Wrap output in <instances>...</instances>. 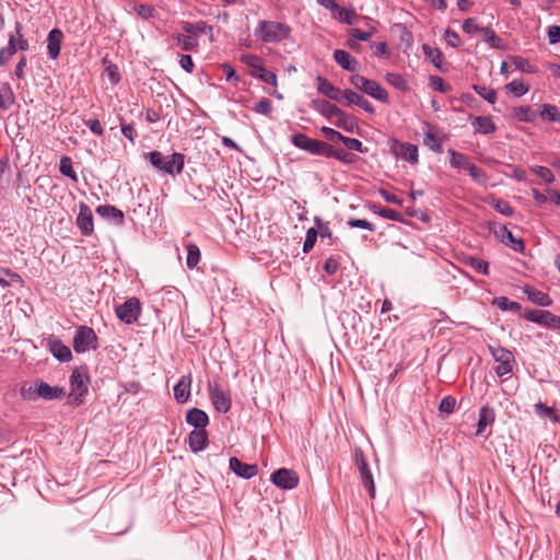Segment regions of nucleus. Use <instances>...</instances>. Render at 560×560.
<instances>
[{
    "label": "nucleus",
    "mask_w": 560,
    "mask_h": 560,
    "mask_svg": "<svg viewBox=\"0 0 560 560\" xmlns=\"http://www.w3.org/2000/svg\"><path fill=\"white\" fill-rule=\"evenodd\" d=\"M350 82L355 89L364 92L371 97L385 104L389 103L387 91L376 81L366 79L360 74H353L350 77Z\"/></svg>",
    "instance_id": "4"
},
{
    "label": "nucleus",
    "mask_w": 560,
    "mask_h": 560,
    "mask_svg": "<svg viewBox=\"0 0 560 560\" xmlns=\"http://www.w3.org/2000/svg\"><path fill=\"white\" fill-rule=\"evenodd\" d=\"M271 482L280 489L292 490L299 485V476L292 469L280 468L270 476Z\"/></svg>",
    "instance_id": "14"
},
{
    "label": "nucleus",
    "mask_w": 560,
    "mask_h": 560,
    "mask_svg": "<svg viewBox=\"0 0 560 560\" xmlns=\"http://www.w3.org/2000/svg\"><path fill=\"white\" fill-rule=\"evenodd\" d=\"M494 421V411L487 407V406H483L480 410H479V419H478V423H477V430H476V435H481L483 433V431L486 430V428L493 423Z\"/></svg>",
    "instance_id": "30"
},
{
    "label": "nucleus",
    "mask_w": 560,
    "mask_h": 560,
    "mask_svg": "<svg viewBox=\"0 0 560 560\" xmlns=\"http://www.w3.org/2000/svg\"><path fill=\"white\" fill-rule=\"evenodd\" d=\"M340 141L351 151L360 153H365L368 151V149L363 147L362 142L355 138H349L342 135V139Z\"/></svg>",
    "instance_id": "54"
},
{
    "label": "nucleus",
    "mask_w": 560,
    "mask_h": 560,
    "mask_svg": "<svg viewBox=\"0 0 560 560\" xmlns=\"http://www.w3.org/2000/svg\"><path fill=\"white\" fill-rule=\"evenodd\" d=\"M334 60L347 71L355 72L359 70V62L346 50L336 49L334 51Z\"/></svg>",
    "instance_id": "22"
},
{
    "label": "nucleus",
    "mask_w": 560,
    "mask_h": 560,
    "mask_svg": "<svg viewBox=\"0 0 560 560\" xmlns=\"http://www.w3.org/2000/svg\"><path fill=\"white\" fill-rule=\"evenodd\" d=\"M428 130L424 132L423 144L435 153H442V139L435 133L434 127L427 125Z\"/></svg>",
    "instance_id": "28"
},
{
    "label": "nucleus",
    "mask_w": 560,
    "mask_h": 560,
    "mask_svg": "<svg viewBox=\"0 0 560 560\" xmlns=\"http://www.w3.org/2000/svg\"><path fill=\"white\" fill-rule=\"evenodd\" d=\"M291 142L296 148L311 154L329 158L331 145L325 141L312 139L304 133L298 132L291 136Z\"/></svg>",
    "instance_id": "5"
},
{
    "label": "nucleus",
    "mask_w": 560,
    "mask_h": 560,
    "mask_svg": "<svg viewBox=\"0 0 560 560\" xmlns=\"http://www.w3.org/2000/svg\"><path fill=\"white\" fill-rule=\"evenodd\" d=\"M489 205L503 215L511 217L514 213V209L504 200L491 198Z\"/></svg>",
    "instance_id": "46"
},
{
    "label": "nucleus",
    "mask_w": 560,
    "mask_h": 560,
    "mask_svg": "<svg viewBox=\"0 0 560 560\" xmlns=\"http://www.w3.org/2000/svg\"><path fill=\"white\" fill-rule=\"evenodd\" d=\"M16 52L15 36L10 35L8 47L0 49V62L9 59Z\"/></svg>",
    "instance_id": "56"
},
{
    "label": "nucleus",
    "mask_w": 560,
    "mask_h": 560,
    "mask_svg": "<svg viewBox=\"0 0 560 560\" xmlns=\"http://www.w3.org/2000/svg\"><path fill=\"white\" fill-rule=\"evenodd\" d=\"M354 463L359 469L362 485L368 489L370 498H375V485L372 472L369 468L368 462L364 457V453L362 450L357 448L354 451Z\"/></svg>",
    "instance_id": "11"
},
{
    "label": "nucleus",
    "mask_w": 560,
    "mask_h": 560,
    "mask_svg": "<svg viewBox=\"0 0 560 560\" xmlns=\"http://www.w3.org/2000/svg\"><path fill=\"white\" fill-rule=\"evenodd\" d=\"M464 261L478 273L485 276L489 273V264L483 259L474 256H467Z\"/></svg>",
    "instance_id": "38"
},
{
    "label": "nucleus",
    "mask_w": 560,
    "mask_h": 560,
    "mask_svg": "<svg viewBox=\"0 0 560 560\" xmlns=\"http://www.w3.org/2000/svg\"><path fill=\"white\" fill-rule=\"evenodd\" d=\"M455 406H456L455 398H453L451 396H446V397L442 398L439 409L442 412L451 413L454 411Z\"/></svg>",
    "instance_id": "61"
},
{
    "label": "nucleus",
    "mask_w": 560,
    "mask_h": 560,
    "mask_svg": "<svg viewBox=\"0 0 560 560\" xmlns=\"http://www.w3.org/2000/svg\"><path fill=\"white\" fill-rule=\"evenodd\" d=\"M524 318L540 324L547 328L560 330V316L545 310H529L523 314Z\"/></svg>",
    "instance_id": "12"
},
{
    "label": "nucleus",
    "mask_w": 560,
    "mask_h": 560,
    "mask_svg": "<svg viewBox=\"0 0 560 560\" xmlns=\"http://www.w3.org/2000/svg\"><path fill=\"white\" fill-rule=\"evenodd\" d=\"M148 159L154 168L170 175L180 174L185 163V156L177 152L164 156L160 151H151Z\"/></svg>",
    "instance_id": "2"
},
{
    "label": "nucleus",
    "mask_w": 560,
    "mask_h": 560,
    "mask_svg": "<svg viewBox=\"0 0 560 560\" xmlns=\"http://www.w3.org/2000/svg\"><path fill=\"white\" fill-rule=\"evenodd\" d=\"M96 213L104 219L113 221L117 225H121L125 220L124 212L110 205L98 206Z\"/></svg>",
    "instance_id": "24"
},
{
    "label": "nucleus",
    "mask_w": 560,
    "mask_h": 560,
    "mask_svg": "<svg viewBox=\"0 0 560 560\" xmlns=\"http://www.w3.org/2000/svg\"><path fill=\"white\" fill-rule=\"evenodd\" d=\"M252 75L272 86H277L278 84L277 74L268 71L265 67H262L258 72H252Z\"/></svg>",
    "instance_id": "49"
},
{
    "label": "nucleus",
    "mask_w": 560,
    "mask_h": 560,
    "mask_svg": "<svg viewBox=\"0 0 560 560\" xmlns=\"http://www.w3.org/2000/svg\"><path fill=\"white\" fill-rule=\"evenodd\" d=\"M115 313L117 317L125 324H133L138 322L141 314V303L137 298H130L122 304L116 306Z\"/></svg>",
    "instance_id": "9"
},
{
    "label": "nucleus",
    "mask_w": 560,
    "mask_h": 560,
    "mask_svg": "<svg viewBox=\"0 0 560 560\" xmlns=\"http://www.w3.org/2000/svg\"><path fill=\"white\" fill-rule=\"evenodd\" d=\"M176 40L180 48L185 51H191L198 47L197 39L190 35L178 34L176 36Z\"/></svg>",
    "instance_id": "45"
},
{
    "label": "nucleus",
    "mask_w": 560,
    "mask_h": 560,
    "mask_svg": "<svg viewBox=\"0 0 560 560\" xmlns=\"http://www.w3.org/2000/svg\"><path fill=\"white\" fill-rule=\"evenodd\" d=\"M20 394L24 400L35 401L38 398H43L45 400L61 399L66 395V392L61 386H51L48 383L40 381L34 386H27L26 384L23 385Z\"/></svg>",
    "instance_id": "1"
},
{
    "label": "nucleus",
    "mask_w": 560,
    "mask_h": 560,
    "mask_svg": "<svg viewBox=\"0 0 560 560\" xmlns=\"http://www.w3.org/2000/svg\"><path fill=\"white\" fill-rule=\"evenodd\" d=\"M342 103H345L346 105H357L360 108H362L363 110L368 112L369 114L375 113L374 106L366 98H364L361 94L354 92L351 89L345 90Z\"/></svg>",
    "instance_id": "19"
},
{
    "label": "nucleus",
    "mask_w": 560,
    "mask_h": 560,
    "mask_svg": "<svg viewBox=\"0 0 560 560\" xmlns=\"http://www.w3.org/2000/svg\"><path fill=\"white\" fill-rule=\"evenodd\" d=\"M480 33L482 34L483 40L488 43L492 48H502L503 40L494 33V31L490 27L480 28Z\"/></svg>",
    "instance_id": "39"
},
{
    "label": "nucleus",
    "mask_w": 560,
    "mask_h": 560,
    "mask_svg": "<svg viewBox=\"0 0 560 560\" xmlns=\"http://www.w3.org/2000/svg\"><path fill=\"white\" fill-rule=\"evenodd\" d=\"M533 172L539 176L545 183L551 184L555 180L552 172L546 166H535Z\"/></svg>",
    "instance_id": "60"
},
{
    "label": "nucleus",
    "mask_w": 560,
    "mask_h": 560,
    "mask_svg": "<svg viewBox=\"0 0 560 560\" xmlns=\"http://www.w3.org/2000/svg\"><path fill=\"white\" fill-rule=\"evenodd\" d=\"M334 13L337 19L349 25L355 23V20L358 18L354 11L347 10L341 7H338V9Z\"/></svg>",
    "instance_id": "50"
},
{
    "label": "nucleus",
    "mask_w": 560,
    "mask_h": 560,
    "mask_svg": "<svg viewBox=\"0 0 560 560\" xmlns=\"http://www.w3.org/2000/svg\"><path fill=\"white\" fill-rule=\"evenodd\" d=\"M183 30L192 37H198L201 34H209L210 40H213L212 30L213 27L207 24L205 21H199L196 23L184 22Z\"/></svg>",
    "instance_id": "26"
},
{
    "label": "nucleus",
    "mask_w": 560,
    "mask_h": 560,
    "mask_svg": "<svg viewBox=\"0 0 560 560\" xmlns=\"http://www.w3.org/2000/svg\"><path fill=\"white\" fill-rule=\"evenodd\" d=\"M191 376L184 375L178 383L174 386V397L177 402H186L190 396Z\"/></svg>",
    "instance_id": "27"
},
{
    "label": "nucleus",
    "mask_w": 560,
    "mask_h": 560,
    "mask_svg": "<svg viewBox=\"0 0 560 560\" xmlns=\"http://www.w3.org/2000/svg\"><path fill=\"white\" fill-rule=\"evenodd\" d=\"M472 126L475 127L476 131L489 135L495 131L497 127L492 119L488 116H478L474 119Z\"/></svg>",
    "instance_id": "33"
},
{
    "label": "nucleus",
    "mask_w": 560,
    "mask_h": 560,
    "mask_svg": "<svg viewBox=\"0 0 560 560\" xmlns=\"http://www.w3.org/2000/svg\"><path fill=\"white\" fill-rule=\"evenodd\" d=\"M63 34L59 28H52L47 35V52L50 59H57L62 43Z\"/></svg>",
    "instance_id": "21"
},
{
    "label": "nucleus",
    "mask_w": 560,
    "mask_h": 560,
    "mask_svg": "<svg viewBox=\"0 0 560 560\" xmlns=\"http://www.w3.org/2000/svg\"><path fill=\"white\" fill-rule=\"evenodd\" d=\"M241 61L252 68L253 72H258L264 67L261 58L256 55H242Z\"/></svg>",
    "instance_id": "51"
},
{
    "label": "nucleus",
    "mask_w": 560,
    "mask_h": 560,
    "mask_svg": "<svg viewBox=\"0 0 560 560\" xmlns=\"http://www.w3.org/2000/svg\"><path fill=\"white\" fill-rule=\"evenodd\" d=\"M77 226L84 236H89L94 232L93 213L91 208L81 202L79 206V214L75 220Z\"/></svg>",
    "instance_id": "16"
},
{
    "label": "nucleus",
    "mask_w": 560,
    "mask_h": 560,
    "mask_svg": "<svg viewBox=\"0 0 560 560\" xmlns=\"http://www.w3.org/2000/svg\"><path fill=\"white\" fill-rule=\"evenodd\" d=\"M208 392L214 409L218 412L226 413L232 406V400L229 392L223 390L219 383H209Z\"/></svg>",
    "instance_id": "13"
},
{
    "label": "nucleus",
    "mask_w": 560,
    "mask_h": 560,
    "mask_svg": "<svg viewBox=\"0 0 560 560\" xmlns=\"http://www.w3.org/2000/svg\"><path fill=\"white\" fill-rule=\"evenodd\" d=\"M392 152L410 164L418 163V147L416 144L395 140L392 144Z\"/></svg>",
    "instance_id": "15"
},
{
    "label": "nucleus",
    "mask_w": 560,
    "mask_h": 560,
    "mask_svg": "<svg viewBox=\"0 0 560 560\" xmlns=\"http://www.w3.org/2000/svg\"><path fill=\"white\" fill-rule=\"evenodd\" d=\"M430 81L433 89L441 93H447L451 91V86L446 84L441 77H431Z\"/></svg>",
    "instance_id": "62"
},
{
    "label": "nucleus",
    "mask_w": 560,
    "mask_h": 560,
    "mask_svg": "<svg viewBox=\"0 0 560 560\" xmlns=\"http://www.w3.org/2000/svg\"><path fill=\"white\" fill-rule=\"evenodd\" d=\"M505 89L517 97L525 95L529 91V86L522 80H513L505 85Z\"/></svg>",
    "instance_id": "47"
},
{
    "label": "nucleus",
    "mask_w": 560,
    "mask_h": 560,
    "mask_svg": "<svg viewBox=\"0 0 560 560\" xmlns=\"http://www.w3.org/2000/svg\"><path fill=\"white\" fill-rule=\"evenodd\" d=\"M315 82L318 93L328 97L331 101L342 103L345 91H341L340 89L336 88L328 79L322 75L316 77Z\"/></svg>",
    "instance_id": "17"
},
{
    "label": "nucleus",
    "mask_w": 560,
    "mask_h": 560,
    "mask_svg": "<svg viewBox=\"0 0 560 560\" xmlns=\"http://www.w3.org/2000/svg\"><path fill=\"white\" fill-rule=\"evenodd\" d=\"M15 102L14 93L10 84L0 86V110H8Z\"/></svg>",
    "instance_id": "34"
},
{
    "label": "nucleus",
    "mask_w": 560,
    "mask_h": 560,
    "mask_svg": "<svg viewBox=\"0 0 560 560\" xmlns=\"http://www.w3.org/2000/svg\"><path fill=\"white\" fill-rule=\"evenodd\" d=\"M474 91L483 100H486L490 104H494L497 101V92L493 89L487 88L485 85L474 84Z\"/></svg>",
    "instance_id": "42"
},
{
    "label": "nucleus",
    "mask_w": 560,
    "mask_h": 560,
    "mask_svg": "<svg viewBox=\"0 0 560 560\" xmlns=\"http://www.w3.org/2000/svg\"><path fill=\"white\" fill-rule=\"evenodd\" d=\"M494 303L502 311L518 312L522 308L520 303L510 301L506 296L497 298Z\"/></svg>",
    "instance_id": "53"
},
{
    "label": "nucleus",
    "mask_w": 560,
    "mask_h": 560,
    "mask_svg": "<svg viewBox=\"0 0 560 560\" xmlns=\"http://www.w3.org/2000/svg\"><path fill=\"white\" fill-rule=\"evenodd\" d=\"M490 231L494 234V236L500 240L504 245L511 247L516 253H523L525 249V245L522 238H516L512 232L501 223H492L490 225Z\"/></svg>",
    "instance_id": "10"
},
{
    "label": "nucleus",
    "mask_w": 560,
    "mask_h": 560,
    "mask_svg": "<svg viewBox=\"0 0 560 560\" xmlns=\"http://www.w3.org/2000/svg\"><path fill=\"white\" fill-rule=\"evenodd\" d=\"M423 54L431 60V62L441 71H443V52L439 48H432L429 45L422 46Z\"/></svg>",
    "instance_id": "36"
},
{
    "label": "nucleus",
    "mask_w": 560,
    "mask_h": 560,
    "mask_svg": "<svg viewBox=\"0 0 560 560\" xmlns=\"http://www.w3.org/2000/svg\"><path fill=\"white\" fill-rule=\"evenodd\" d=\"M348 225L351 228L363 229V230H369V231L375 230V226L371 222H369L368 220H364V219H350L348 221Z\"/></svg>",
    "instance_id": "63"
},
{
    "label": "nucleus",
    "mask_w": 560,
    "mask_h": 560,
    "mask_svg": "<svg viewBox=\"0 0 560 560\" xmlns=\"http://www.w3.org/2000/svg\"><path fill=\"white\" fill-rule=\"evenodd\" d=\"M257 114L269 116L272 110V104L268 98H261L253 108Z\"/></svg>",
    "instance_id": "59"
},
{
    "label": "nucleus",
    "mask_w": 560,
    "mask_h": 560,
    "mask_svg": "<svg viewBox=\"0 0 560 560\" xmlns=\"http://www.w3.org/2000/svg\"><path fill=\"white\" fill-rule=\"evenodd\" d=\"M312 107L328 119L335 118L336 114L340 109L335 104L329 103L328 101L325 100L313 101Z\"/></svg>",
    "instance_id": "29"
},
{
    "label": "nucleus",
    "mask_w": 560,
    "mask_h": 560,
    "mask_svg": "<svg viewBox=\"0 0 560 560\" xmlns=\"http://www.w3.org/2000/svg\"><path fill=\"white\" fill-rule=\"evenodd\" d=\"M318 232L316 229L311 228L306 232V237L303 244V252L308 253L315 245Z\"/></svg>",
    "instance_id": "58"
},
{
    "label": "nucleus",
    "mask_w": 560,
    "mask_h": 560,
    "mask_svg": "<svg viewBox=\"0 0 560 560\" xmlns=\"http://www.w3.org/2000/svg\"><path fill=\"white\" fill-rule=\"evenodd\" d=\"M59 171L63 176L69 177L70 179H72L75 183L78 182L77 173L74 172V170L72 167V161L69 156L61 158Z\"/></svg>",
    "instance_id": "43"
},
{
    "label": "nucleus",
    "mask_w": 560,
    "mask_h": 560,
    "mask_svg": "<svg viewBox=\"0 0 560 560\" xmlns=\"http://www.w3.org/2000/svg\"><path fill=\"white\" fill-rule=\"evenodd\" d=\"M371 209L374 213L378 214L380 217H382L384 219H388V220L396 221V222L404 221L402 214L396 210L390 209V208H385L380 205H373L371 207Z\"/></svg>",
    "instance_id": "35"
},
{
    "label": "nucleus",
    "mask_w": 560,
    "mask_h": 560,
    "mask_svg": "<svg viewBox=\"0 0 560 560\" xmlns=\"http://www.w3.org/2000/svg\"><path fill=\"white\" fill-rule=\"evenodd\" d=\"M540 117L545 120L549 121H559L560 122V114L557 106L552 104H542L540 106Z\"/></svg>",
    "instance_id": "40"
},
{
    "label": "nucleus",
    "mask_w": 560,
    "mask_h": 560,
    "mask_svg": "<svg viewBox=\"0 0 560 560\" xmlns=\"http://www.w3.org/2000/svg\"><path fill=\"white\" fill-rule=\"evenodd\" d=\"M291 27L284 23L276 21H260L256 28L257 36L264 43H277L287 39L290 36Z\"/></svg>",
    "instance_id": "3"
},
{
    "label": "nucleus",
    "mask_w": 560,
    "mask_h": 560,
    "mask_svg": "<svg viewBox=\"0 0 560 560\" xmlns=\"http://www.w3.org/2000/svg\"><path fill=\"white\" fill-rule=\"evenodd\" d=\"M489 350L493 359L499 363V365L495 368V373L499 376L506 375L513 371L515 359L512 351L500 346H489Z\"/></svg>",
    "instance_id": "8"
},
{
    "label": "nucleus",
    "mask_w": 560,
    "mask_h": 560,
    "mask_svg": "<svg viewBox=\"0 0 560 560\" xmlns=\"http://www.w3.org/2000/svg\"><path fill=\"white\" fill-rule=\"evenodd\" d=\"M135 10L139 16L144 20L153 19L156 16V10L150 4H138Z\"/></svg>",
    "instance_id": "57"
},
{
    "label": "nucleus",
    "mask_w": 560,
    "mask_h": 560,
    "mask_svg": "<svg viewBox=\"0 0 560 560\" xmlns=\"http://www.w3.org/2000/svg\"><path fill=\"white\" fill-rule=\"evenodd\" d=\"M230 469L237 475L238 477H242L244 479H250L258 472V466L255 464H246L243 463L237 457H231L230 462Z\"/></svg>",
    "instance_id": "18"
},
{
    "label": "nucleus",
    "mask_w": 560,
    "mask_h": 560,
    "mask_svg": "<svg viewBox=\"0 0 560 560\" xmlns=\"http://www.w3.org/2000/svg\"><path fill=\"white\" fill-rule=\"evenodd\" d=\"M525 293L527 294V298L536 305L550 306L552 304V300L547 293L533 287H527L525 289Z\"/></svg>",
    "instance_id": "32"
},
{
    "label": "nucleus",
    "mask_w": 560,
    "mask_h": 560,
    "mask_svg": "<svg viewBox=\"0 0 560 560\" xmlns=\"http://www.w3.org/2000/svg\"><path fill=\"white\" fill-rule=\"evenodd\" d=\"M90 377L85 368H77L70 376L71 392L69 394L70 400L79 406L83 402V397L88 394V383Z\"/></svg>",
    "instance_id": "6"
},
{
    "label": "nucleus",
    "mask_w": 560,
    "mask_h": 560,
    "mask_svg": "<svg viewBox=\"0 0 560 560\" xmlns=\"http://www.w3.org/2000/svg\"><path fill=\"white\" fill-rule=\"evenodd\" d=\"M447 152L450 154V163L453 167L462 168V170L468 168V166L471 162L465 154L459 153L453 149H448Z\"/></svg>",
    "instance_id": "37"
},
{
    "label": "nucleus",
    "mask_w": 560,
    "mask_h": 560,
    "mask_svg": "<svg viewBox=\"0 0 560 560\" xmlns=\"http://www.w3.org/2000/svg\"><path fill=\"white\" fill-rule=\"evenodd\" d=\"M98 338L93 328L82 325L75 330L73 337V349L77 353H84L89 350H95L98 347Z\"/></svg>",
    "instance_id": "7"
},
{
    "label": "nucleus",
    "mask_w": 560,
    "mask_h": 560,
    "mask_svg": "<svg viewBox=\"0 0 560 560\" xmlns=\"http://www.w3.org/2000/svg\"><path fill=\"white\" fill-rule=\"evenodd\" d=\"M386 81L400 91L408 89L406 80L399 73H387Z\"/></svg>",
    "instance_id": "55"
},
{
    "label": "nucleus",
    "mask_w": 560,
    "mask_h": 560,
    "mask_svg": "<svg viewBox=\"0 0 560 560\" xmlns=\"http://www.w3.org/2000/svg\"><path fill=\"white\" fill-rule=\"evenodd\" d=\"M320 132L331 142L340 141L342 139V135L330 127H322Z\"/></svg>",
    "instance_id": "64"
},
{
    "label": "nucleus",
    "mask_w": 560,
    "mask_h": 560,
    "mask_svg": "<svg viewBox=\"0 0 560 560\" xmlns=\"http://www.w3.org/2000/svg\"><path fill=\"white\" fill-rule=\"evenodd\" d=\"M200 260V250L199 247L195 244H189L187 247V267L192 269L195 268Z\"/></svg>",
    "instance_id": "48"
},
{
    "label": "nucleus",
    "mask_w": 560,
    "mask_h": 560,
    "mask_svg": "<svg viewBox=\"0 0 560 560\" xmlns=\"http://www.w3.org/2000/svg\"><path fill=\"white\" fill-rule=\"evenodd\" d=\"M188 444L194 453L205 450L208 445V434L205 429H195L188 435Z\"/></svg>",
    "instance_id": "25"
},
{
    "label": "nucleus",
    "mask_w": 560,
    "mask_h": 560,
    "mask_svg": "<svg viewBox=\"0 0 560 560\" xmlns=\"http://www.w3.org/2000/svg\"><path fill=\"white\" fill-rule=\"evenodd\" d=\"M336 120L334 121L335 126L343 129L347 132H353L357 128V122L354 117L346 114L343 110L339 109L335 116Z\"/></svg>",
    "instance_id": "31"
},
{
    "label": "nucleus",
    "mask_w": 560,
    "mask_h": 560,
    "mask_svg": "<svg viewBox=\"0 0 560 560\" xmlns=\"http://www.w3.org/2000/svg\"><path fill=\"white\" fill-rule=\"evenodd\" d=\"M186 422L197 430H202L208 425L209 418L203 410L191 408L186 413Z\"/></svg>",
    "instance_id": "23"
},
{
    "label": "nucleus",
    "mask_w": 560,
    "mask_h": 560,
    "mask_svg": "<svg viewBox=\"0 0 560 560\" xmlns=\"http://www.w3.org/2000/svg\"><path fill=\"white\" fill-rule=\"evenodd\" d=\"M329 158H334L342 162L343 164H352L358 159L355 154L347 152L345 150L335 149L332 145L330 149Z\"/></svg>",
    "instance_id": "41"
},
{
    "label": "nucleus",
    "mask_w": 560,
    "mask_h": 560,
    "mask_svg": "<svg viewBox=\"0 0 560 560\" xmlns=\"http://www.w3.org/2000/svg\"><path fill=\"white\" fill-rule=\"evenodd\" d=\"M514 115L520 121L533 122L536 119V114L529 106L515 107Z\"/></svg>",
    "instance_id": "44"
},
{
    "label": "nucleus",
    "mask_w": 560,
    "mask_h": 560,
    "mask_svg": "<svg viewBox=\"0 0 560 560\" xmlns=\"http://www.w3.org/2000/svg\"><path fill=\"white\" fill-rule=\"evenodd\" d=\"M512 62L516 69H518L523 72L535 73L537 71L536 67L530 65L529 60H527L521 56L512 57Z\"/></svg>",
    "instance_id": "52"
},
{
    "label": "nucleus",
    "mask_w": 560,
    "mask_h": 560,
    "mask_svg": "<svg viewBox=\"0 0 560 560\" xmlns=\"http://www.w3.org/2000/svg\"><path fill=\"white\" fill-rule=\"evenodd\" d=\"M49 351L60 362H69L72 358L71 350L60 339L50 337L47 341Z\"/></svg>",
    "instance_id": "20"
}]
</instances>
